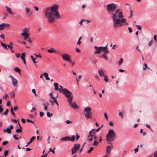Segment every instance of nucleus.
<instances>
[{"instance_id": "f257e3e1", "label": "nucleus", "mask_w": 157, "mask_h": 157, "mask_svg": "<svg viewBox=\"0 0 157 157\" xmlns=\"http://www.w3.org/2000/svg\"><path fill=\"white\" fill-rule=\"evenodd\" d=\"M58 6L57 4H54L50 8H47L45 13L48 21L50 23H52L55 18L59 19L60 17V15L58 11Z\"/></svg>"}, {"instance_id": "f03ea898", "label": "nucleus", "mask_w": 157, "mask_h": 157, "mask_svg": "<svg viewBox=\"0 0 157 157\" xmlns=\"http://www.w3.org/2000/svg\"><path fill=\"white\" fill-rule=\"evenodd\" d=\"M116 136L114 131L113 129L109 130L106 136V140L108 142H112L114 140V137Z\"/></svg>"}, {"instance_id": "7ed1b4c3", "label": "nucleus", "mask_w": 157, "mask_h": 157, "mask_svg": "<svg viewBox=\"0 0 157 157\" xmlns=\"http://www.w3.org/2000/svg\"><path fill=\"white\" fill-rule=\"evenodd\" d=\"M117 15L115 13L113 14L112 18L114 21V26L115 27L120 26L122 25V24L121 23L120 20L119 18L117 19Z\"/></svg>"}, {"instance_id": "20e7f679", "label": "nucleus", "mask_w": 157, "mask_h": 157, "mask_svg": "<svg viewBox=\"0 0 157 157\" xmlns=\"http://www.w3.org/2000/svg\"><path fill=\"white\" fill-rule=\"evenodd\" d=\"M106 10L109 14L112 13V12L115 11L116 9V5L113 3L110 4L106 6Z\"/></svg>"}, {"instance_id": "39448f33", "label": "nucleus", "mask_w": 157, "mask_h": 157, "mask_svg": "<svg viewBox=\"0 0 157 157\" xmlns=\"http://www.w3.org/2000/svg\"><path fill=\"white\" fill-rule=\"evenodd\" d=\"M91 109L89 107L86 108L84 109V114L85 117L91 119L92 118L90 113V112L91 111Z\"/></svg>"}, {"instance_id": "423d86ee", "label": "nucleus", "mask_w": 157, "mask_h": 157, "mask_svg": "<svg viewBox=\"0 0 157 157\" xmlns=\"http://www.w3.org/2000/svg\"><path fill=\"white\" fill-rule=\"evenodd\" d=\"M62 57L63 59L66 61L71 63V60L70 59L71 56L67 53H65L62 55Z\"/></svg>"}, {"instance_id": "0eeeda50", "label": "nucleus", "mask_w": 157, "mask_h": 157, "mask_svg": "<svg viewBox=\"0 0 157 157\" xmlns=\"http://www.w3.org/2000/svg\"><path fill=\"white\" fill-rule=\"evenodd\" d=\"M9 77L11 78L12 84L15 87L17 86V80L12 75H10Z\"/></svg>"}, {"instance_id": "6e6552de", "label": "nucleus", "mask_w": 157, "mask_h": 157, "mask_svg": "<svg viewBox=\"0 0 157 157\" xmlns=\"http://www.w3.org/2000/svg\"><path fill=\"white\" fill-rule=\"evenodd\" d=\"M69 93H68L66 95V97L68 98V99L67 100V101L69 103H71L72 102V100L73 98V97L71 95H72V93L71 92H69Z\"/></svg>"}, {"instance_id": "1a4fd4ad", "label": "nucleus", "mask_w": 157, "mask_h": 157, "mask_svg": "<svg viewBox=\"0 0 157 157\" xmlns=\"http://www.w3.org/2000/svg\"><path fill=\"white\" fill-rule=\"evenodd\" d=\"M80 146V144H75L74 145V147L72 148L71 152L72 154L75 153L76 151L79 149Z\"/></svg>"}, {"instance_id": "9d476101", "label": "nucleus", "mask_w": 157, "mask_h": 157, "mask_svg": "<svg viewBox=\"0 0 157 157\" xmlns=\"http://www.w3.org/2000/svg\"><path fill=\"white\" fill-rule=\"evenodd\" d=\"M113 147V145L108 146L106 147V152L107 153L109 154L111 151V149Z\"/></svg>"}, {"instance_id": "9b49d317", "label": "nucleus", "mask_w": 157, "mask_h": 157, "mask_svg": "<svg viewBox=\"0 0 157 157\" xmlns=\"http://www.w3.org/2000/svg\"><path fill=\"white\" fill-rule=\"evenodd\" d=\"M10 25L6 23H3L0 24V30H2L4 27L7 26L9 27Z\"/></svg>"}, {"instance_id": "f8f14e48", "label": "nucleus", "mask_w": 157, "mask_h": 157, "mask_svg": "<svg viewBox=\"0 0 157 157\" xmlns=\"http://www.w3.org/2000/svg\"><path fill=\"white\" fill-rule=\"evenodd\" d=\"M21 34L24 37L25 40L30 35L29 33H27L26 32L22 33Z\"/></svg>"}, {"instance_id": "ddd939ff", "label": "nucleus", "mask_w": 157, "mask_h": 157, "mask_svg": "<svg viewBox=\"0 0 157 157\" xmlns=\"http://www.w3.org/2000/svg\"><path fill=\"white\" fill-rule=\"evenodd\" d=\"M36 137L35 136H33L31 137L30 140V141L27 143V144L25 146L26 147L29 144L31 143L33 141L36 139Z\"/></svg>"}, {"instance_id": "4468645a", "label": "nucleus", "mask_w": 157, "mask_h": 157, "mask_svg": "<svg viewBox=\"0 0 157 157\" xmlns=\"http://www.w3.org/2000/svg\"><path fill=\"white\" fill-rule=\"evenodd\" d=\"M47 51L50 53H57V51L53 48H51L50 49L47 50Z\"/></svg>"}, {"instance_id": "2eb2a0df", "label": "nucleus", "mask_w": 157, "mask_h": 157, "mask_svg": "<svg viewBox=\"0 0 157 157\" xmlns=\"http://www.w3.org/2000/svg\"><path fill=\"white\" fill-rule=\"evenodd\" d=\"M43 105L44 106V109L46 111H48V103L44 102L43 103Z\"/></svg>"}, {"instance_id": "dca6fc26", "label": "nucleus", "mask_w": 157, "mask_h": 157, "mask_svg": "<svg viewBox=\"0 0 157 157\" xmlns=\"http://www.w3.org/2000/svg\"><path fill=\"white\" fill-rule=\"evenodd\" d=\"M69 140L70 137L68 136L65 137L63 138H61V141H69Z\"/></svg>"}, {"instance_id": "f3484780", "label": "nucleus", "mask_w": 157, "mask_h": 157, "mask_svg": "<svg viewBox=\"0 0 157 157\" xmlns=\"http://www.w3.org/2000/svg\"><path fill=\"white\" fill-rule=\"evenodd\" d=\"M101 48H99V47H98V49L97 50L94 52V54H99L101 52Z\"/></svg>"}, {"instance_id": "a211bd4d", "label": "nucleus", "mask_w": 157, "mask_h": 157, "mask_svg": "<svg viewBox=\"0 0 157 157\" xmlns=\"http://www.w3.org/2000/svg\"><path fill=\"white\" fill-rule=\"evenodd\" d=\"M63 91L62 92L63 94H65V96L66 95V94L67 95V94L68 93H69V92L70 91L68 90L67 89H64L63 90Z\"/></svg>"}, {"instance_id": "6ab92c4d", "label": "nucleus", "mask_w": 157, "mask_h": 157, "mask_svg": "<svg viewBox=\"0 0 157 157\" xmlns=\"http://www.w3.org/2000/svg\"><path fill=\"white\" fill-rule=\"evenodd\" d=\"M5 7L7 11L10 14L13 13V12L11 11V9L10 8L8 7V6H6Z\"/></svg>"}, {"instance_id": "aec40b11", "label": "nucleus", "mask_w": 157, "mask_h": 157, "mask_svg": "<svg viewBox=\"0 0 157 157\" xmlns=\"http://www.w3.org/2000/svg\"><path fill=\"white\" fill-rule=\"evenodd\" d=\"M70 105L72 107L75 109L77 108V106L76 103L75 102H74L73 103H69Z\"/></svg>"}, {"instance_id": "412c9836", "label": "nucleus", "mask_w": 157, "mask_h": 157, "mask_svg": "<svg viewBox=\"0 0 157 157\" xmlns=\"http://www.w3.org/2000/svg\"><path fill=\"white\" fill-rule=\"evenodd\" d=\"M45 77L46 80H49L50 79V78L48 76V74L46 72H44L43 73Z\"/></svg>"}, {"instance_id": "4be33fe9", "label": "nucleus", "mask_w": 157, "mask_h": 157, "mask_svg": "<svg viewBox=\"0 0 157 157\" xmlns=\"http://www.w3.org/2000/svg\"><path fill=\"white\" fill-rule=\"evenodd\" d=\"M50 102L52 103H53V102H55L57 104L58 106L59 105V103L58 102L57 100L56 99V98H54V99L53 100H51L50 101Z\"/></svg>"}, {"instance_id": "5701e85b", "label": "nucleus", "mask_w": 157, "mask_h": 157, "mask_svg": "<svg viewBox=\"0 0 157 157\" xmlns=\"http://www.w3.org/2000/svg\"><path fill=\"white\" fill-rule=\"evenodd\" d=\"M98 73L99 75L101 76H103L105 75V74L102 71L99 70L98 71Z\"/></svg>"}, {"instance_id": "b1692460", "label": "nucleus", "mask_w": 157, "mask_h": 157, "mask_svg": "<svg viewBox=\"0 0 157 157\" xmlns=\"http://www.w3.org/2000/svg\"><path fill=\"white\" fill-rule=\"evenodd\" d=\"M54 85L55 86V90H59V88L58 87V84L57 83H55L54 84Z\"/></svg>"}, {"instance_id": "393cba45", "label": "nucleus", "mask_w": 157, "mask_h": 157, "mask_svg": "<svg viewBox=\"0 0 157 157\" xmlns=\"http://www.w3.org/2000/svg\"><path fill=\"white\" fill-rule=\"evenodd\" d=\"M59 87L60 88L59 89V91L60 93H62L63 91V90H63L64 89V88H63V87L61 85H60L59 86Z\"/></svg>"}, {"instance_id": "a878e982", "label": "nucleus", "mask_w": 157, "mask_h": 157, "mask_svg": "<svg viewBox=\"0 0 157 157\" xmlns=\"http://www.w3.org/2000/svg\"><path fill=\"white\" fill-rule=\"evenodd\" d=\"M75 136L74 135H73L71 137H70V140L69 141H74L75 140Z\"/></svg>"}, {"instance_id": "bb28decb", "label": "nucleus", "mask_w": 157, "mask_h": 157, "mask_svg": "<svg viewBox=\"0 0 157 157\" xmlns=\"http://www.w3.org/2000/svg\"><path fill=\"white\" fill-rule=\"evenodd\" d=\"M118 17L119 18H121L123 17V13L122 12H120L118 13Z\"/></svg>"}, {"instance_id": "cd10ccee", "label": "nucleus", "mask_w": 157, "mask_h": 157, "mask_svg": "<svg viewBox=\"0 0 157 157\" xmlns=\"http://www.w3.org/2000/svg\"><path fill=\"white\" fill-rule=\"evenodd\" d=\"M1 45L2 46V47L4 48L5 49H8L7 48V45L6 44L2 43V42H1Z\"/></svg>"}, {"instance_id": "c85d7f7f", "label": "nucleus", "mask_w": 157, "mask_h": 157, "mask_svg": "<svg viewBox=\"0 0 157 157\" xmlns=\"http://www.w3.org/2000/svg\"><path fill=\"white\" fill-rule=\"evenodd\" d=\"M14 71L20 73L21 70L18 67H16L14 68Z\"/></svg>"}, {"instance_id": "c756f323", "label": "nucleus", "mask_w": 157, "mask_h": 157, "mask_svg": "<svg viewBox=\"0 0 157 157\" xmlns=\"http://www.w3.org/2000/svg\"><path fill=\"white\" fill-rule=\"evenodd\" d=\"M25 52H23L22 53L21 58L22 60H23V59H25Z\"/></svg>"}, {"instance_id": "7c9ffc66", "label": "nucleus", "mask_w": 157, "mask_h": 157, "mask_svg": "<svg viewBox=\"0 0 157 157\" xmlns=\"http://www.w3.org/2000/svg\"><path fill=\"white\" fill-rule=\"evenodd\" d=\"M93 136L92 135H89L88 136V140L90 141H92L93 140Z\"/></svg>"}, {"instance_id": "2f4dec72", "label": "nucleus", "mask_w": 157, "mask_h": 157, "mask_svg": "<svg viewBox=\"0 0 157 157\" xmlns=\"http://www.w3.org/2000/svg\"><path fill=\"white\" fill-rule=\"evenodd\" d=\"M9 94L10 95L11 97L12 98H13L15 96V94L13 92V91L10 92L9 93Z\"/></svg>"}, {"instance_id": "473e14b6", "label": "nucleus", "mask_w": 157, "mask_h": 157, "mask_svg": "<svg viewBox=\"0 0 157 157\" xmlns=\"http://www.w3.org/2000/svg\"><path fill=\"white\" fill-rule=\"evenodd\" d=\"M30 57H31V59H32L33 63H37V62H36L35 61V59H36V58H34L33 56L32 55H31Z\"/></svg>"}, {"instance_id": "72a5a7b5", "label": "nucleus", "mask_w": 157, "mask_h": 157, "mask_svg": "<svg viewBox=\"0 0 157 157\" xmlns=\"http://www.w3.org/2000/svg\"><path fill=\"white\" fill-rule=\"evenodd\" d=\"M94 147H90L89 149L87 151V153H90L94 149Z\"/></svg>"}, {"instance_id": "f704fd0d", "label": "nucleus", "mask_w": 157, "mask_h": 157, "mask_svg": "<svg viewBox=\"0 0 157 157\" xmlns=\"http://www.w3.org/2000/svg\"><path fill=\"white\" fill-rule=\"evenodd\" d=\"M25 11L26 14H28L30 12V9L27 7L25 8Z\"/></svg>"}, {"instance_id": "c9c22d12", "label": "nucleus", "mask_w": 157, "mask_h": 157, "mask_svg": "<svg viewBox=\"0 0 157 157\" xmlns=\"http://www.w3.org/2000/svg\"><path fill=\"white\" fill-rule=\"evenodd\" d=\"M102 56L103 58H104L105 60H107L108 59V57L105 53L103 54L101 56H100V57H101Z\"/></svg>"}, {"instance_id": "e433bc0d", "label": "nucleus", "mask_w": 157, "mask_h": 157, "mask_svg": "<svg viewBox=\"0 0 157 157\" xmlns=\"http://www.w3.org/2000/svg\"><path fill=\"white\" fill-rule=\"evenodd\" d=\"M7 46L8 47V48H10V49L11 50V52H13V47L11 46H10V45H9V44L7 45Z\"/></svg>"}, {"instance_id": "4c0bfd02", "label": "nucleus", "mask_w": 157, "mask_h": 157, "mask_svg": "<svg viewBox=\"0 0 157 157\" xmlns=\"http://www.w3.org/2000/svg\"><path fill=\"white\" fill-rule=\"evenodd\" d=\"M99 48H101V50H105L106 49H107V44L106 45L105 47H99Z\"/></svg>"}, {"instance_id": "58836bf2", "label": "nucleus", "mask_w": 157, "mask_h": 157, "mask_svg": "<svg viewBox=\"0 0 157 157\" xmlns=\"http://www.w3.org/2000/svg\"><path fill=\"white\" fill-rule=\"evenodd\" d=\"M120 21H121V22H122V23H125L126 22V19H123V18L121 19L120 20Z\"/></svg>"}, {"instance_id": "ea45409f", "label": "nucleus", "mask_w": 157, "mask_h": 157, "mask_svg": "<svg viewBox=\"0 0 157 157\" xmlns=\"http://www.w3.org/2000/svg\"><path fill=\"white\" fill-rule=\"evenodd\" d=\"M123 59L122 58H121L118 63V64L119 65H121L123 62Z\"/></svg>"}, {"instance_id": "a19ab883", "label": "nucleus", "mask_w": 157, "mask_h": 157, "mask_svg": "<svg viewBox=\"0 0 157 157\" xmlns=\"http://www.w3.org/2000/svg\"><path fill=\"white\" fill-rule=\"evenodd\" d=\"M98 144V142H97L96 140H95L93 143V145L94 146H97Z\"/></svg>"}, {"instance_id": "79ce46f5", "label": "nucleus", "mask_w": 157, "mask_h": 157, "mask_svg": "<svg viewBox=\"0 0 157 157\" xmlns=\"http://www.w3.org/2000/svg\"><path fill=\"white\" fill-rule=\"evenodd\" d=\"M8 153V151L7 150H6L4 151V156L5 157H6L7 156V155Z\"/></svg>"}, {"instance_id": "37998d69", "label": "nucleus", "mask_w": 157, "mask_h": 157, "mask_svg": "<svg viewBox=\"0 0 157 157\" xmlns=\"http://www.w3.org/2000/svg\"><path fill=\"white\" fill-rule=\"evenodd\" d=\"M144 65L145 66L144 67H143V69L144 70H145L146 69V68H147V69H149V67H147V64L146 63H144Z\"/></svg>"}, {"instance_id": "c03bdc74", "label": "nucleus", "mask_w": 157, "mask_h": 157, "mask_svg": "<svg viewBox=\"0 0 157 157\" xmlns=\"http://www.w3.org/2000/svg\"><path fill=\"white\" fill-rule=\"evenodd\" d=\"M6 131L9 134H10L11 133V131L10 128H7Z\"/></svg>"}, {"instance_id": "a18cd8bd", "label": "nucleus", "mask_w": 157, "mask_h": 157, "mask_svg": "<svg viewBox=\"0 0 157 157\" xmlns=\"http://www.w3.org/2000/svg\"><path fill=\"white\" fill-rule=\"evenodd\" d=\"M47 116L48 117H50L52 116V114L50 113L49 112L47 113Z\"/></svg>"}, {"instance_id": "49530a36", "label": "nucleus", "mask_w": 157, "mask_h": 157, "mask_svg": "<svg viewBox=\"0 0 157 157\" xmlns=\"http://www.w3.org/2000/svg\"><path fill=\"white\" fill-rule=\"evenodd\" d=\"M22 131L20 129H17L16 130V132L17 133H21L22 132Z\"/></svg>"}, {"instance_id": "de8ad7c7", "label": "nucleus", "mask_w": 157, "mask_h": 157, "mask_svg": "<svg viewBox=\"0 0 157 157\" xmlns=\"http://www.w3.org/2000/svg\"><path fill=\"white\" fill-rule=\"evenodd\" d=\"M136 26L137 28L139 30H141L142 29L140 25H136Z\"/></svg>"}, {"instance_id": "09e8293b", "label": "nucleus", "mask_w": 157, "mask_h": 157, "mask_svg": "<svg viewBox=\"0 0 157 157\" xmlns=\"http://www.w3.org/2000/svg\"><path fill=\"white\" fill-rule=\"evenodd\" d=\"M153 43V41L152 40L150 41L148 44V45L149 46H150Z\"/></svg>"}, {"instance_id": "8fccbe9b", "label": "nucleus", "mask_w": 157, "mask_h": 157, "mask_svg": "<svg viewBox=\"0 0 157 157\" xmlns=\"http://www.w3.org/2000/svg\"><path fill=\"white\" fill-rule=\"evenodd\" d=\"M8 144V141H3L2 143V145H6Z\"/></svg>"}, {"instance_id": "3c124183", "label": "nucleus", "mask_w": 157, "mask_h": 157, "mask_svg": "<svg viewBox=\"0 0 157 157\" xmlns=\"http://www.w3.org/2000/svg\"><path fill=\"white\" fill-rule=\"evenodd\" d=\"M139 147V145H138L137 147L134 149L135 152L136 153L138 151V147Z\"/></svg>"}, {"instance_id": "603ef678", "label": "nucleus", "mask_w": 157, "mask_h": 157, "mask_svg": "<svg viewBox=\"0 0 157 157\" xmlns=\"http://www.w3.org/2000/svg\"><path fill=\"white\" fill-rule=\"evenodd\" d=\"M9 110L8 109H6L4 113L3 114V115H7L8 112Z\"/></svg>"}, {"instance_id": "864d4df0", "label": "nucleus", "mask_w": 157, "mask_h": 157, "mask_svg": "<svg viewBox=\"0 0 157 157\" xmlns=\"http://www.w3.org/2000/svg\"><path fill=\"white\" fill-rule=\"evenodd\" d=\"M40 116L41 117H43L44 115V113L42 112H40Z\"/></svg>"}, {"instance_id": "5fc2aeb1", "label": "nucleus", "mask_w": 157, "mask_h": 157, "mask_svg": "<svg viewBox=\"0 0 157 157\" xmlns=\"http://www.w3.org/2000/svg\"><path fill=\"white\" fill-rule=\"evenodd\" d=\"M128 29L129 30V32L130 33H131L132 32V28L130 27H128Z\"/></svg>"}, {"instance_id": "6e6d98bb", "label": "nucleus", "mask_w": 157, "mask_h": 157, "mask_svg": "<svg viewBox=\"0 0 157 157\" xmlns=\"http://www.w3.org/2000/svg\"><path fill=\"white\" fill-rule=\"evenodd\" d=\"M119 115L121 118H123V114L121 112H120L119 113Z\"/></svg>"}, {"instance_id": "4d7b16f0", "label": "nucleus", "mask_w": 157, "mask_h": 157, "mask_svg": "<svg viewBox=\"0 0 157 157\" xmlns=\"http://www.w3.org/2000/svg\"><path fill=\"white\" fill-rule=\"evenodd\" d=\"M85 21V20H84V19H82L79 22V24L80 25H82V22H83L84 21Z\"/></svg>"}, {"instance_id": "13d9d810", "label": "nucleus", "mask_w": 157, "mask_h": 157, "mask_svg": "<svg viewBox=\"0 0 157 157\" xmlns=\"http://www.w3.org/2000/svg\"><path fill=\"white\" fill-rule=\"evenodd\" d=\"M27 121L28 122H31L33 124H34V122L33 121L30 119H27Z\"/></svg>"}, {"instance_id": "bf43d9fd", "label": "nucleus", "mask_w": 157, "mask_h": 157, "mask_svg": "<svg viewBox=\"0 0 157 157\" xmlns=\"http://www.w3.org/2000/svg\"><path fill=\"white\" fill-rule=\"evenodd\" d=\"M1 106L2 105H0V113H2L3 110V108Z\"/></svg>"}, {"instance_id": "052dcab7", "label": "nucleus", "mask_w": 157, "mask_h": 157, "mask_svg": "<svg viewBox=\"0 0 157 157\" xmlns=\"http://www.w3.org/2000/svg\"><path fill=\"white\" fill-rule=\"evenodd\" d=\"M94 130V129H92L89 132V135H92L93 136V135L92 133V131Z\"/></svg>"}, {"instance_id": "680f3d73", "label": "nucleus", "mask_w": 157, "mask_h": 157, "mask_svg": "<svg viewBox=\"0 0 157 157\" xmlns=\"http://www.w3.org/2000/svg\"><path fill=\"white\" fill-rule=\"evenodd\" d=\"M65 122L67 124H69L70 123H72V121H71L69 120H67Z\"/></svg>"}, {"instance_id": "e2e57ef3", "label": "nucleus", "mask_w": 157, "mask_h": 157, "mask_svg": "<svg viewBox=\"0 0 157 157\" xmlns=\"http://www.w3.org/2000/svg\"><path fill=\"white\" fill-rule=\"evenodd\" d=\"M32 91L33 93L35 94V96H36V91L35 89H33L32 90Z\"/></svg>"}, {"instance_id": "0e129e2a", "label": "nucleus", "mask_w": 157, "mask_h": 157, "mask_svg": "<svg viewBox=\"0 0 157 157\" xmlns=\"http://www.w3.org/2000/svg\"><path fill=\"white\" fill-rule=\"evenodd\" d=\"M103 51L105 52V54L106 53H107L109 52V51L107 49H106L105 50H103Z\"/></svg>"}, {"instance_id": "69168bd1", "label": "nucleus", "mask_w": 157, "mask_h": 157, "mask_svg": "<svg viewBox=\"0 0 157 157\" xmlns=\"http://www.w3.org/2000/svg\"><path fill=\"white\" fill-rule=\"evenodd\" d=\"M13 137L16 140H18L19 139V138L17 137L15 135H13Z\"/></svg>"}, {"instance_id": "338daca9", "label": "nucleus", "mask_w": 157, "mask_h": 157, "mask_svg": "<svg viewBox=\"0 0 157 157\" xmlns=\"http://www.w3.org/2000/svg\"><path fill=\"white\" fill-rule=\"evenodd\" d=\"M109 124L110 126H113V123L112 121H111L109 122Z\"/></svg>"}, {"instance_id": "774afa93", "label": "nucleus", "mask_w": 157, "mask_h": 157, "mask_svg": "<svg viewBox=\"0 0 157 157\" xmlns=\"http://www.w3.org/2000/svg\"><path fill=\"white\" fill-rule=\"evenodd\" d=\"M154 157H157V151H156L154 153Z\"/></svg>"}]
</instances>
